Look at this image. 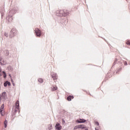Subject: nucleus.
Instances as JSON below:
<instances>
[{
  "instance_id": "f257e3e1",
  "label": "nucleus",
  "mask_w": 130,
  "mask_h": 130,
  "mask_svg": "<svg viewBox=\"0 0 130 130\" xmlns=\"http://www.w3.org/2000/svg\"><path fill=\"white\" fill-rule=\"evenodd\" d=\"M12 110L15 113L18 112V111L20 110V102H19V101H16L15 105L13 107Z\"/></svg>"
},
{
  "instance_id": "f03ea898",
  "label": "nucleus",
  "mask_w": 130,
  "mask_h": 130,
  "mask_svg": "<svg viewBox=\"0 0 130 130\" xmlns=\"http://www.w3.org/2000/svg\"><path fill=\"white\" fill-rule=\"evenodd\" d=\"M57 16H60V17H62L63 16L64 17H66V16H68V13H64V10H60L57 11Z\"/></svg>"
},
{
  "instance_id": "7ed1b4c3",
  "label": "nucleus",
  "mask_w": 130,
  "mask_h": 130,
  "mask_svg": "<svg viewBox=\"0 0 130 130\" xmlns=\"http://www.w3.org/2000/svg\"><path fill=\"white\" fill-rule=\"evenodd\" d=\"M16 34H17V29H16V28H12L11 30L9 36L12 38V37H14Z\"/></svg>"
},
{
  "instance_id": "20e7f679",
  "label": "nucleus",
  "mask_w": 130,
  "mask_h": 130,
  "mask_svg": "<svg viewBox=\"0 0 130 130\" xmlns=\"http://www.w3.org/2000/svg\"><path fill=\"white\" fill-rule=\"evenodd\" d=\"M0 114L2 116H5V105L3 104L0 108Z\"/></svg>"
},
{
  "instance_id": "39448f33",
  "label": "nucleus",
  "mask_w": 130,
  "mask_h": 130,
  "mask_svg": "<svg viewBox=\"0 0 130 130\" xmlns=\"http://www.w3.org/2000/svg\"><path fill=\"white\" fill-rule=\"evenodd\" d=\"M35 31L36 35L37 37H40V36H41V31L39 30V29L36 28Z\"/></svg>"
},
{
  "instance_id": "423d86ee",
  "label": "nucleus",
  "mask_w": 130,
  "mask_h": 130,
  "mask_svg": "<svg viewBox=\"0 0 130 130\" xmlns=\"http://www.w3.org/2000/svg\"><path fill=\"white\" fill-rule=\"evenodd\" d=\"M55 127H56V129H57V130L61 129V126H60V124H59V123H56V124L55 125Z\"/></svg>"
},
{
  "instance_id": "0eeeda50",
  "label": "nucleus",
  "mask_w": 130,
  "mask_h": 130,
  "mask_svg": "<svg viewBox=\"0 0 130 130\" xmlns=\"http://www.w3.org/2000/svg\"><path fill=\"white\" fill-rule=\"evenodd\" d=\"M52 78L53 79L54 81H55V80H57V75L56 74L54 73L52 75Z\"/></svg>"
},
{
  "instance_id": "6e6552de",
  "label": "nucleus",
  "mask_w": 130,
  "mask_h": 130,
  "mask_svg": "<svg viewBox=\"0 0 130 130\" xmlns=\"http://www.w3.org/2000/svg\"><path fill=\"white\" fill-rule=\"evenodd\" d=\"M77 122H78V123H83L84 122H86V120L84 119H80L77 120Z\"/></svg>"
},
{
  "instance_id": "1a4fd4ad",
  "label": "nucleus",
  "mask_w": 130,
  "mask_h": 130,
  "mask_svg": "<svg viewBox=\"0 0 130 130\" xmlns=\"http://www.w3.org/2000/svg\"><path fill=\"white\" fill-rule=\"evenodd\" d=\"M4 87H7L8 86H11V83L9 82L8 81H6L5 83H4Z\"/></svg>"
},
{
  "instance_id": "9d476101",
  "label": "nucleus",
  "mask_w": 130,
  "mask_h": 130,
  "mask_svg": "<svg viewBox=\"0 0 130 130\" xmlns=\"http://www.w3.org/2000/svg\"><path fill=\"white\" fill-rule=\"evenodd\" d=\"M72 99H74V96L70 95L67 98V100L68 101H72Z\"/></svg>"
},
{
  "instance_id": "9b49d317",
  "label": "nucleus",
  "mask_w": 130,
  "mask_h": 130,
  "mask_svg": "<svg viewBox=\"0 0 130 130\" xmlns=\"http://www.w3.org/2000/svg\"><path fill=\"white\" fill-rule=\"evenodd\" d=\"M78 126H79V128H82V129L86 128V126H85V125H83V124L78 125Z\"/></svg>"
},
{
  "instance_id": "f8f14e48",
  "label": "nucleus",
  "mask_w": 130,
  "mask_h": 130,
  "mask_svg": "<svg viewBox=\"0 0 130 130\" xmlns=\"http://www.w3.org/2000/svg\"><path fill=\"white\" fill-rule=\"evenodd\" d=\"M47 128H48V129H49V130L52 129V125L49 124V125H48Z\"/></svg>"
},
{
  "instance_id": "ddd939ff",
  "label": "nucleus",
  "mask_w": 130,
  "mask_h": 130,
  "mask_svg": "<svg viewBox=\"0 0 130 130\" xmlns=\"http://www.w3.org/2000/svg\"><path fill=\"white\" fill-rule=\"evenodd\" d=\"M4 124H5V127H7L8 125V121H7V120H5L4 122Z\"/></svg>"
},
{
  "instance_id": "4468645a",
  "label": "nucleus",
  "mask_w": 130,
  "mask_h": 130,
  "mask_svg": "<svg viewBox=\"0 0 130 130\" xmlns=\"http://www.w3.org/2000/svg\"><path fill=\"white\" fill-rule=\"evenodd\" d=\"M38 81L39 83H43V79L42 78H39Z\"/></svg>"
},
{
  "instance_id": "2eb2a0df",
  "label": "nucleus",
  "mask_w": 130,
  "mask_h": 130,
  "mask_svg": "<svg viewBox=\"0 0 130 130\" xmlns=\"http://www.w3.org/2000/svg\"><path fill=\"white\" fill-rule=\"evenodd\" d=\"M52 90H53V91H55V90H57V87L54 86L53 87Z\"/></svg>"
},
{
  "instance_id": "dca6fc26",
  "label": "nucleus",
  "mask_w": 130,
  "mask_h": 130,
  "mask_svg": "<svg viewBox=\"0 0 130 130\" xmlns=\"http://www.w3.org/2000/svg\"><path fill=\"white\" fill-rule=\"evenodd\" d=\"M125 43L127 45H130V40L126 41Z\"/></svg>"
},
{
  "instance_id": "f3484780",
  "label": "nucleus",
  "mask_w": 130,
  "mask_h": 130,
  "mask_svg": "<svg viewBox=\"0 0 130 130\" xmlns=\"http://www.w3.org/2000/svg\"><path fill=\"white\" fill-rule=\"evenodd\" d=\"M64 14H68V15H69V14H70V13L69 12V11H68V10H64Z\"/></svg>"
},
{
  "instance_id": "a211bd4d",
  "label": "nucleus",
  "mask_w": 130,
  "mask_h": 130,
  "mask_svg": "<svg viewBox=\"0 0 130 130\" xmlns=\"http://www.w3.org/2000/svg\"><path fill=\"white\" fill-rule=\"evenodd\" d=\"M78 128H79V125L75 126L74 128V129H77Z\"/></svg>"
},
{
  "instance_id": "6ab92c4d",
  "label": "nucleus",
  "mask_w": 130,
  "mask_h": 130,
  "mask_svg": "<svg viewBox=\"0 0 130 130\" xmlns=\"http://www.w3.org/2000/svg\"><path fill=\"white\" fill-rule=\"evenodd\" d=\"M3 74H4V78H6V77H7V75H6V72H3Z\"/></svg>"
},
{
  "instance_id": "aec40b11",
  "label": "nucleus",
  "mask_w": 130,
  "mask_h": 130,
  "mask_svg": "<svg viewBox=\"0 0 130 130\" xmlns=\"http://www.w3.org/2000/svg\"><path fill=\"white\" fill-rule=\"evenodd\" d=\"M95 124L96 125H99V122H95Z\"/></svg>"
},
{
  "instance_id": "412c9836",
  "label": "nucleus",
  "mask_w": 130,
  "mask_h": 130,
  "mask_svg": "<svg viewBox=\"0 0 130 130\" xmlns=\"http://www.w3.org/2000/svg\"><path fill=\"white\" fill-rule=\"evenodd\" d=\"M5 36H6V37H8V34L5 33Z\"/></svg>"
},
{
  "instance_id": "4be33fe9",
  "label": "nucleus",
  "mask_w": 130,
  "mask_h": 130,
  "mask_svg": "<svg viewBox=\"0 0 130 130\" xmlns=\"http://www.w3.org/2000/svg\"><path fill=\"white\" fill-rule=\"evenodd\" d=\"M63 122H64V120H63Z\"/></svg>"
},
{
  "instance_id": "5701e85b",
  "label": "nucleus",
  "mask_w": 130,
  "mask_h": 130,
  "mask_svg": "<svg viewBox=\"0 0 130 130\" xmlns=\"http://www.w3.org/2000/svg\"><path fill=\"white\" fill-rule=\"evenodd\" d=\"M7 52H9V51H7Z\"/></svg>"
},
{
  "instance_id": "b1692460",
  "label": "nucleus",
  "mask_w": 130,
  "mask_h": 130,
  "mask_svg": "<svg viewBox=\"0 0 130 130\" xmlns=\"http://www.w3.org/2000/svg\"><path fill=\"white\" fill-rule=\"evenodd\" d=\"M126 2H127V0H126Z\"/></svg>"
}]
</instances>
